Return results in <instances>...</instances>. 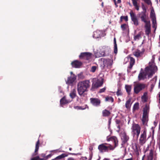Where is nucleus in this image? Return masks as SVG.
<instances>
[{"instance_id":"a878e982","label":"nucleus","mask_w":160,"mask_h":160,"mask_svg":"<svg viewBox=\"0 0 160 160\" xmlns=\"http://www.w3.org/2000/svg\"><path fill=\"white\" fill-rule=\"evenodd\" d=\"M39 139H38L36 144L35 149V150L34 153L33 154V156H35L38 154V151L39 149Z\"/></svg>"},{"instance_id":"49530a36","label":"nucleus","mask_w":160,"mask_h":160,"mask_svg":"<svg viewBox=\"0 0 160 160\" xmlns=\"http://www.w3.org/2000/svg\"><path fill=\"white\" fill-rule=\"evenodd\" d=\"M31 160H41L39 156H37L31 159Z\"/></svg>"},{"instance_id":"5fc2aeb1","label":"nucleus","mask_w":160,"mask_h":160,"mask_svg":"<svg viewBox=\"0 0 160 160\" xmlns=\"http://www.w3.org/2000/svg\"><path fill=\"white\" fill-rule=\"evenodd\" d=\"M68 154H70V155H77V154L80 155L81 154H80L79 153H78V154H75V153H69Z\"/></svg>"},{"instance_id":"412c9836","label":"nucleus","mask_w":160,"mask_h":160,"mask_svg":"<svg viewBox=\"0 0 160 160\" xmlns=\"http://www.w3.org/2000/svg\"><path fill=\"white\" fill-rule=\"evenodd\" d=\"M145 32L147 36H148L151 31V23L145 24Z\"/></svg>"},{"instance_id":"bf43d9fd","label":"nucleus","mask_w":160,"mask_h":160,"mask_svg":"<svg viewBox=\"0 0 160 160\" xmlns=\"http://www.w3.org/2000/svg\"><path fill=\"white\" fill-rule=\"evenodd\" d=\"M142 9L143 10H144V11H145V10H146V9L143 6L142 7Z\"/></svg>"},{"instance_id":"052dcab7","label":"nucleus","mask_w":160,"mask_h":160,"mask_svg":"<svg viewBox=\"0 0 160 160\" xmlns=\"http://www.w3.org/2000/svg\"><path fill=\"white\" fill-rule=\"evenodd\" d=\"M159 103H160V92H159Z\"/></svg>"},{"instance_id":"9b49d317","label":"nucleus","mask_w":160,"mask_h":160,"mask_svg":"<svg viewBox=\"0 0 160 160\" xmlns=\"http://www.w3.org/2000/svg\"><path fill=\"white\" fill-rule=\"evenodd\" d=\"M91 103L93 106L98 107L100 106L101 100L97 98H91L90 99Z\"/></svg>"},{"instance_id":"473e14b6","label":"nucleus","mask_w":160,"mask_h":160,"mask_svg":"<svg viewBox=\"0 0 160 160\" xmlns=\"http://www.w3.org/2000/svg\"><path fill=\"white\" fill-rule=\"evenodd\" d=\"M99 55H98V53H97V57H105L109 55V53H108L107 54H106L104 51H101L99 53Z\"/></svg>"},{"instance_id":"7ed1b4c3","label":"nucleus","mask_w":160,"mask_h":160,"mask_svg":"<svg viewBox=\"0 0 160 160\" xmlns=\"http://www.w3.org/2000/svg\"><path fill=\"white\" fill-rule=\"evenodd\" d=\"M131 134L133 138H138L141 132V127L138 124L134 123L132 124L131 128Z\"/></svg>"},{"instance_id":"39448f33","label":"nucleus","mask_w":160,"mask_h":160,"mask_svg":"<svg viewBox=\"0 0 160 160\" xmlns=\"http://www.w3.org/2000/svg\"><path fill=\"white\" fill-rule=\"evenodd\" d=\"M107 140L108 141H112L114 143V148L113 147L112 145L110 144H109L108 146H107L108 147V149L111 150H112L114 148L118 146V141L117 138L115 136H112L109 138L107 137Z\"/></svg>"},{"instance_id":"f3484780","label":"nucleus","mask_w":160,"mask_h":160,"mask_svg":"<svg viewBox=\"0 0 160 160\" xmlns=\"http://www.w3.org/2000/svg\"><path fill=\"white\" fill-rule=\"evenodd\" d=\"M144 51L145 50L143 48L142 49L141 51L138 49H137L136 51L134 52L133 53V55H134V56H135L136 57L138 58L141 57V56L142 55Z\"/></svg>"},{"instance_id":"79ce46f5","label":"nucleus","mask_w":160,"mask_h":160,"mask_svg":"<svg viewBox=\"0 0 160 160\" xmlns=\"http://www.w3.org/2000/svg\"><path fill=\"white\" fill-rule=\"evenodd\" d=\"M97 67L96 66H92L90 70V71L92 72H95L97 68Z\"/></svg>"},{"instance_id":"7c9ffc66","label":"nucleus","mask_w":160,"mask_h":160,"mask_svg":"<svg viewBox=\"0 0 160 160\" xmlns=\"http://www.w3.org/2000/svg\"><path fill=\"white\" fill-rule=\"evenodd\" d=\"M131 100V99L129 98L128 99L126 102L125 103V107L127 109L130 108L131 104H130Z\"/></svg>"},{"instance_id":"864d4df0","label":"nucleus","mask_w":160,"mask_h":160,"mask_svg":"<svg viewBox=\"0 0 160 160\" xmlns=\"http://www.w3.org/2000/svg\"><path fill=\"white\" fill-rule=\"evenodd\" d=\"M120 122V121L119 120H117L116 121V123L117 125L119 124Z\"/></svg>"},{"instance_id":"1a4fd4ad","label":"nucleus","mask_w":160,"mask_h":160,"mask_svg":"<svg viewBox=\"0 0 160 160\" xmlns=\"http://www.w3.org/2000/svg\"><path fill=\"white\" fill-rule=\"evenodd\" d=\"M129 14H130L131 19L133 22L134 25L136 26L138 25L139 24L138 20L135 13L133 12L132 10H131Z\"/></svg>"},{"instance_id":"ddd939ff","label":"nucleus","mask_w":160,"mask_h":160,"mask_svg":"<svg viewBox=\"0 0 160 160\" xmlns=\"http://www.w3.org/2000/svg\"><path fill=\"white\" fill-rule=\"evenodd\" d=\"M103 83V82L99 80H97L96 82H93L92 84L91 90L93 91L95 89L97 88L102 86Z\"/></svg>"},{"instance_id":"cd10ccee","label":"nucleus","mask_w":160,"mask_h":160,"mask_svg":"<svg viewBox=\"0 0 160 160\" xmlns=\"http://www.w3.org/2000/svg\"><path fill=\"white\" fill-rule=\"evenodd\" d=\"M102 115L103 116L105 117H108L111 114V112L106 109H105L102 111Z\"/></svg>"},{"instance_id":"c85d7f7f","label":"nucleus","mask_w":160,"mask_h":160,"mask_svg":"<svg viewBox=\"0 0 160 160\" xmlns=\"http://www.w3.org/2000/svg\"><path fill=\"white\" fill-rule=\"evenodd\" d=\"M68 154L66 153H62V154L59 155L56 158H55V159L56 160H61L63 158L68 156Z\"/></svg>"},{"instance_id":"f8f14e48","label":"nucleus","mask_w":160,"mask_h":160,"mask_svg":"<svg viewBox=\"0 0 160 160\" xmlns=\"http://www.w3.org/2000/svg\"><path fill=\"white\" fill-rule=\"evenodd\" d=\"M113 61L110 59H104L103 61V67L104 68H110L112 67Z\"/></svg>"},{"instance_id":"f704fd0d","label":"nucleus","mask_w":160,"mask_h":160,"mask_svg":"<svg viewBox=\"0 0 160 160\" xmlns=\"http://www.w3.org/2000/svg\"><path fill=\"white\" fill-rule=\"evenodd\" d=\"M125 88L127 93L128 94H129L131 89V86L130 85H126L125 86Z\"/></svg>"},{"instance_id":"f03ea898","label":"nucleus","mask_w":160,"mask_h":160,"mask_svg":"<svg viewBox=\"0 0 160 160\" xmlns=\"http://www.w3.org/2000/svg\"><path fill=\"white\" fill-rule=\"evenodd\" d=\"M91 86L89 80L79 82L77 85V90L78 94L81 97H84L87 95L85 92L88 91Z\"/></svg>"},{"instance_id":"a19ab883","label":"nucleus","mask_w":160,"mask_h":160,"mask_svg":"<svg viewBox=\"0 0 160 160\" xmlns=\"http://www.w3.org/2000/svg\"><path fill=\"white\" fill-rule=\"evenodd\" d=\"M153 14H152V13H150V17L152 18V20H156V17L155 15L154 11L153 10Z\"/></svg>"},{"instance_id":"13d9d810","label":"nucleus","mask_w":160,"mask_h":160,"mask_svg":"<svg viewBox=\"0 0 160 160\" xmlns=\"http://www.w3.org/2000/svg\"><path fill=\"white\" fill-rule=\"evenodd\" d=\"M154 87V85L153 84H152L151 85V88L152 89Z\"/></svg>"},{"instance_id":"4c0bfd02","label":"nucleus","mask_w":160,"mask_h":160,"mask_svg":"<svg viewBox=\"0 0 160 160\" xmlns=\"http://www.w3.org/2000/svg\"><path fill=\"white\" fill-rule=\"evenodd\" d=\"M141 38L142 37L141 35V33H139L137 35L134 36V40L135 41L138 40Z\"/></svg>"},{"instance_id":"603ef678","label":"nucleus","mask_w":160,"mask_h":160,"mask_svg":"<svg viewBox=\"0 0 160 160\" xmlns=\"http://www.w3.org/2000/svg\"><path fill=\"white\" fill-rule=\"evenodd\" d=\"M117 128L118 129V130H117V132H119L120 129V127L119 124L117 126Z\"/></svg>"},{"instance_id":"72a5a7b5","label":"nucleus","mask_w":160,"mask_h":160,"mask_svg":"<svg viewBox=\"0 0 160 160\" xmlns=\"http://www.w3.org/2000/svg\"><path fill=\"white\" fill-rule=\"evenodd\" d=\"M114 53L116 54L118 52L117 46L116 43V38L114 39Z\"/></svg>"},{"instance_id":"c03bdc74","label":"nucleus","mask_w":160,"mask_h":160,"mask_svg":"<svg viewBox=\"0 0 160 160\" xmlns=\"http://www.w3.org/2000/svg\"><path fill=\"white\" fill-rule=\"evenodd\" d=\"M116 93L118 96L121 95H122V93L120 89L118 88V91Z\"/></svg>"},{"instance_id":"2f4dec72","label":"nucleus","mask_w":160,"mask_h":160,"mask_svg":"<svg viewBox=\"0 0 160 160\" xmlns=\"http://www.w3.org/2000/svg\"><path fill=\"white\" fill-rule=\"evenodd\" d=\"M138 0H132L133 5L134 6L135 8L138 11L139 10V7L137 4Z\"/></svg>"},{"instance_id":"a18cd8bd","label":"nucleus","mask_w":160,"mask_h":160,"mask_svg":"<svg viewBox=\"0 0 160 160\" xmlns=\"http://www.w3.org/2000/svg\"><path fill=\"white\" fill-rule=\"evenodd\" d=\"M145 93L144 95L142 97V99L144 100V102H146L147 101V98L146 97V95H145Z\"/></svg>"},{"instance_id":"37998d69","label":"nucleus","mask_w":160,"mask_h":160,"mask_svg":"<svg viewBox=\"0 0 160 160\" xmlns=\"http://www.w3.org/2000/svg\"><path fill=\"white\" fill-rule=\"evenodd\" d=\"M127 25L126 24H123L121 25V27L123 31H124L126 29Z\"/></svg>"},{"instance_id":"dca6fc26","label":"nucleus","mask_w":160,"mask_h":160,"mask_svg":"<svg viewBox=\"0 0 160 160\" xmlns=\"http://www.w3.org/2000/svg\"><path fill=\"white\" fill-rule=\"evenodd\" d=\"M103 36V32L102 31L98 30L94 32L93 37L95 38H98Z\"/></svg>"},{"instance_id":"423d86ee","label":"nucleus","mask_w":160,"mask_h":160,"mask_svg":"<svg viewBox=\"0 0 160 160\" xmlns=\"http://www.w3.org/2000/svg\"><path fill=\"white\" fill-rule=\"evenodd\" d=\"M121 139L122 140L121 145L122 147H124L125 144H128V142L130 138L126 132H124L122 133Z\"/></svg>"},{"instance_id":"58836bf2","label":"nucleus","mask_w":160,"mask_h":160,"mask_svg":"<svg viewBox=\"0 0 160 160\" xmlns=\"http://www.w3.org/2000/svg\"><path fill=\"white\" fill-rule=\"evenodd\" d=\"M152 27L153 28H155V31L157 28V22L156 20H152Z\"/></svg>"},{"instance_id":"0e129e2a","label":"nucleus","mask_w":160,"mask_h":160,"mask_svg":"<svg viewBox=\"0 0 160 160\" xmlns=\"http://www.w3.org/2000/svg\"><path fill=\"white\" fill-rule=\"evenodd\" d=\"M122 19H121V17H120V22H122Z\"/></svg>"},{"instance_id":"3c124183","label":"nucleus","mask_w":160,"mask_h":160,"mask_svg":"<svg viewBox=\"0 0 160 160\" xmlns=\"http://www.w3.org/2000/svg\"><path fill=\"white\" fill-rule=\"evenodd\" d=\"M148 5H150L151 2L150 0H143Z\"/></svg>"},{"instance_id":"bb28decb","label":"nucleus","mask_w":160,"mask_h":160,"mask_svg":"<svg viewBox=\"0 0 160 160\" xmlns=\"http://www.w3.org/2000/svg\"><path fill=\"white\" fill-rule=\"evenodd\" d=\"M69 96L72 99L77 96L76 92L75 89H73L71 91Z\"/></svg>"},{"instance_id":"ea45409f","label":"nucleus","mask_w":160,"mask_h":160,"mask_svg":"<svg viewBox=\"0 0 160 160\" xmlns=\"http://www.w3.org/2000/svg\"><path fill=\"white\" fill-rule=\"evenodd\" d=\"M133 149L135 152L136 153V154H139L137 144H135L133 146Z\"/></svg>"},{"instance_id":"de8ad7c7","label":"nucleus","mask_w":160,"mask_h":160,"mask_svg":"<svg viewBox=\"0 0 160 160\" xmlns=\"http://www.w3.org/2000/svg\"><path fill=\"white\" fill-rule=\"evenodd\" d=\"M121 19H124V20L126 21H127L128 20V16H121Z\"/></svg>"},{"instance_id":"c756f323","label":"nucleus","mask_w":160,"mask_h":160,"mask_svg":"<svg viewBox=\"0 0 160 160\" xmlns=\"http://www.w3.org/2000/svg\"><path fill=\"white\" fill-rule=\"evenodd\" d=\"M139 108V103L138 102L135 103L133 107L132 112H134L135 111L138 110Z\"/></svg>"},{"instance_id":"4be33fe9","label":"nucleus","mask_w":160,"mask_h":160,"mask_svg":"<svg viewBox=\"0 0 160 160\" xmlns=\"http://www.w3.org/2000/svg\"><path fill=\"white\" fill-rule=\"evenodd\" d=\"M149 111V106L146 104L143 108L142 115H148Z\"/></svg>"},{"instance_id":"8fccbe9b","label":"nucleus","mask_w":160,"mask_h":160,"mask_svg":"<svg viewBox=\"0 0 160 160\" xmlns=\"http://www.w3.org/2000/svg\"><path fill=\"white\" fill-rule=\"evenodd\" d=\"M106 89V88L105 87H104L103 88L101 89L99 92V93H101L102 92H105V91Z\"/></svg>"},{"instance_id":"4d7b16f0","label":"nucleus","mask_w":160,"mask_h":160,"mask_svg":"<svg viewBox=\"0 0 160 160\" xmlns=\"http://www.w3.org/2000/svg\"><path fill=\"white\" fill-rule=\"evenodd\" d=\"M68 160H75L73 158H69L68 159Z\"/></svg>"},{"instance_id":"aec40b11","label":"nucleus","mask_w":160,"mask_h":160,"mask_svg":"<svg viewBox=\"0 0 160 160\" xmlns=\"http://www.w3.org/2000/svg\"><path fill=\"white\" fill-rule=\"evenodd\" d=\"M76 79V77L74 75H72L71 76L68 78L66 83L68 84H71L73 83Z\"/></svg>"},{"instance_id":"680f3d73","label":"nucleus","mask_w":160,"mask_h":160,"mask_svg":"<svg viewBox=\"0 0 160 160\" xmlns=\"http://www.w3.org/2000/svg\"><path fill=\"white\" fill-rule=\"evenodd\" d=\"M121 2V0H118L117 3H120Z\"/></svg>"},{"instance_id":"09e8293b","label":"nucleus","mask_w":160,"mask_h":160,"mask_svg":"<svg viewBox=\"0 0 160 160\" xmlns=\"http://www.w3.org/2000/svg\"><path fill=\"white\" fill-rule=\"evenodd\" d=\"M74 108L76 109H82V110H83L85 108H82V107L81 106H75L74 107Z\"/></svg>"},{"instance_id":"393cba45","label":"nucleus","mask_w":160,"mask_h":160,"mask_svg":"<svg viewBox=\"0 0 160 160\" xmlns=\"http://www.w3.org/2000/svg\"><path fill=\"white\" fill-rule=\"evenodd\" d=\"M148 120V115H142V121L143 125H145L146 123H147Z\"/></svg>"},{"instance_id":"20e7f679","label":"nucleus","mask_w":160,"mask_h":160,"mask_svg":"<svg viewBox=\"0 0 160 160\" xmlns=\"http://www.w3.org/2000/svg\"><path fill=\"white\" fill-rule=\"evenodd\" d=\"M147 130L146 128H144L142 130L140 134L139 139V144L142 145L145 144L147 140Z\"/></svg>"},{"instance_id":"e2e57ef3","label":"nucleus","mask_w":160,"mask_h":160,"mask_svg":"<svg viewBox=\"0 0 160 160\" xmlns=\"http://www.w3.org/2000/svg\"><path fill=\"white\" fill-rule=\"evenodd\" d=\"M158 87H159V88H160V79L159 81Z\"/></svg>"},{"instance_id":"0eeeda50","label":"nucleus","mask_w":160,"mask_h":160,"mask_svg":"<svg viewBox=\"0 0 160 160\" xmlns=\"http://www.w3.org/2000/svg\"><path fill=\"white\" fill-rule=\"evenodd\" d=\"M146 10L145 11L142 12L139 14L141 21L145 23V24L150 23V21L148 19V15L146 14Z\"/></svg>"},{"instance_id":"6e6552de","label":"nucleus","mask_w":160,"mask_h":160,"mask_svg":"<svg viewBox=\"0 0 160 160\" xmlns=\"http://www.w3.org/2000/svg\"><path fill=\"white\" fill-rule=\"evenodd\" d=\"M92 53L89 52H82L79 55L80 59L89 61L92 58Z\"/></svg>"},{"instance_id":"4468645a","label":"nucleus","mask_w":160,"mask_h":160,"mask_svg":"<svg viewBox=\"0 0 160 160\" xmlns=\"http://www.w3.org/2000/svg\"><path fill=\"white\" fill-rule=\"evenodd\" d=\"M108 145L107 143H103L99 145L98 147V149L100 152H108V147L106 145Z\"/></svg>"},{"instance_id":"774afa93","label":"nucleus","mask_w":160,"mask_h":160,"mask_svg":"<svg viewBox=\"0 0 160 160\" xmlns=\"http://www.w3.org/2000/svg\"><path fill=\"white\" fill-rule=\"evenodd\" d=\"M159 129L160 130V123L159 124Z\"/></svg>"},{"instance_id":"9d476101","label":"nucleus","mask_w":160,"mask_h":160,"mask_svg":"<svg viewBox=\"0 0 160 160\" xmlns=\"http://www.w3.org/2000/svg\"><path fill=\"white\" fill-rule=\"evenodd\" d=\"M145 84L143 83L137 84L134 87V92L136 94L138 93L141 91L145 88Z\"/></svg>"},{"instance_id":"c9c22d12","label":"nucleus","mask_w":160,"mask_h":160,"mask_svg":"<svg viewBox=\"0 0 160 160\" xmlns=\"http://www.w3.org/2000/svg\"><path fill=\"white\" fill-rule=\"evenodd\" d=\"M92 156V154L91 153L89 155V157L88 160H91ZM87 158L86 157H82L80 158V160H87Z\"/></svg>"},{"instance_id":"e433bc0d","label":"nucleus","mask_w":160,"mask_h":160,"mask_svg":"<svg viewBox=\"0 0 160 160\" xmlns=\"http://www.w3.org/2000/svg\"><path fill=\"white\" fill-rule=\"evenodd\" d=\"M105 101L106 102L110 101L111 102H113V99L112 97L107 96L105 98Z\"/></svg>"},{"instance_id":"69168bd1","label":"nucleus","mask_w":160,"mask_h":160,"mask_svg":"<svg viewBox=\"0 0 160 160\" xmlns=\"http://www.w3.org/2000/svg\"><path fill=\"white\" fill-rule=\"evenodd\" d=\"M150 13H152V14H153V11L152 10Z\"/></svg>"},{"instance_id":"338daca9","label":"nucleus","mask_w":160,"mask_h":160,"mask_svg":"<svg viewBox=\"0 0 160 160\" xmlns=\"http://www.w3.org/2000/svg\"><path fill=\"white\" fill-rule=\"evenodd\" d=\"M145 156V155H144L143 157H142V160H144V157Z\"/></svg>"},{"instance_id":"5701e85b","label":"nucleus","mask_w":160,"mask_h":160,"mask_svg":"<svg viewBox=\"0 0 160 160\" xmlns=\"http://www.w3.org/2000/svg\"><path fill=\"white\" fill-rule=\"evenodd\" d=\"M52 155V154L51 153L47 156L45 153H42L40 155V157L42 158H40V159L41 160H47L49 158H51Z\"/></svg>"},{"instance_id":"6e6d98bb","label":"nucleus","mask_w":160,"mask_h":160,"mask_svg":"<svg viewBox=\"0 0 160 160\" xmlns=\"http://www.w3.org/2000/svg\"><path fill=\"white\" fill-rule=\"evenodd\" d=\"M114 2L115 4L116 5V8H117L118 7V5H117V4H116V1L115 0H114Z\"/></svg>"},{"instance_id":"6ab92c4d","label":"nucleus","mask_w":160,"mask_h":160,"mask_svg":"<svg viewBox=\"0 0 160 160\" xmlns=\"http://www.w3.org/2000/svg\"><path fill=\"white\" fill-rule=\"evenodd\" d=\"M82 63L81 62L78 60H75L71 63L72 66L75 68H79L81 66Z\"/></svg>"},{"instance_id":"b1692460","label":"nucleus","mask_w":160,"mask_h":160,"mask_svg":"<svg viewBox=\"0 0 160 160\" xmlns=\"http://www.w3.org/2000/svg\"><path fill=\"white\" fill-rule=\"evenodd\" d=\"M154 156V150L151 149L149 154L147 156V160H153Z\"/></svg>"},{"instance_id":"a211bd4d","label":"nucleus","mask_w":160,"mask_h":160,"mask_svg":"<svg viewBox=\"0 0 160 160\" xmlns=\"http://www.w3.org/2000/svg\"><path fill=\"white\" fill-rule=\"evenodd\" d=\"M72 100L67 99L66 96H64L60 100V103L61 105H63L70 103Z\"/></svg>"},{"instance_id":"2eb2a0df","label":"nucleus","mask_w":160,"mask_h":160,"mask_svg":"<svg viewBox=\"0 0 160 160\" xmlns=\"http://www.w3.org/2000/svg\"><path fill=\"white\" fill-rule=\"evenodd\" d=\"M129 58L130 59V61L129 62V65L127 69V72H130V70L132 69L133 65L135 63V60L132 57L130 56V55Z\"/></svg>"},{"instance_id":"f257e3e1","label":"nucleus","mask_w":160,"mask_h":160,"mask_svg":"<svg viewBox=\"0 0 160 160\" xmlns=\"http://www.w3.org/2000/svg\"><path fill=\"white\" fill-rule=\"evenodd\" d=\"M149 66L146 67L145 70V71H141L138 76V79L139 80H144L147 78V76L148 75L149 78H151L152 75L154 74L155 71L157 69L156 66L153 64H150L149 63Z\"/></svg>"}]
</instances>
